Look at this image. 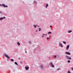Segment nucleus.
I'll return each instance as SVG.
<instances>
[{
  "label": "nucleus",
  "instance_id": "13",
  "mask_svg": "<svg viewBox=\"0 0 73 73\" xmlns=\"http://www.w3.org/2000/svg\"><path fill=\"white\" fill-rule=\"evenodd\" d=\"M15 65H18V64H17V63L16 62H15Z\"/></svg>",
  "mask_w": 73,
  "mask_h": 73
},
{
  "label": "nucleus",
  "instance_id": "26",
  "mask_svg": "<svg viewBox=\"0 0 73 73\" xmlns=\"http://www.w3.org/2000/svg\"><path fill=\"white\" fill-rule=\"evenodd\" d=\"M5 7H8V6L6 5V6H5Z\"/></svg>",
  "mask_w": 73,
  "mask_h": 73
},
{
  "label": "nucleus",
  "instance_id": "14",
  "mask_svg": "<svg viewBox=\"0 0 73 73\" xmlns=\"http://www.w3.org/2000/svg\"><path fill=\"white\" fill-rule=\"evenodd\" d=\"M3 19H4V18H3V17L1 18H0V20H3Z\"/></svg>",
  "mask_w": 73,
  "mask_h": 73
},
{
  "label": "nucleus",
  "instance_id": "7",
  "mask_svg": "<svg viewBox=\"0 0 73 73\" xmlns=\"http://www.w3.org/2000/svg\"><path fill=\"white\" fill-rule=\"evenodd\" d=\"M40 67L42 69H43L44 68V67L43 66V65H40Z\"/></svg>",
  "mask_w": 73,
  "mask_h": 73
},
{
  "label": "nucleus",
  "instance_id": "34",
  "mask_svg": "<svg viewBox=\"0 0 73 73\" xmlns=\"http://www.w3.org/2000/svg\"><path fill=\"white\" fill-rule=\"evenodd\" d=\"M2 13V12L1 11H0V13Z\"/></svg>",
  "mask_w": 73,
  "mask_h": 73
},
{
  "label": "nucleus",
  "instance_id": "4",
  "mask_svg": "<svg viewBox=\"0 0 73 73\" xmlns=\"http://www.w3.org/2000/svg\"><path fill=\"white\" fill-rule=\"evenodd\" d=\"M25 68L26 70H28V69H29V67L26 66L25 67Z\"/></svg>",
  "mask_w": 73,
  "mask_h": 73
},
{
  "label": "nucleus",
  "instance_id": "20",
  "mask_svg": "<svg viewBox=\"0 0 73 73\" xmlns=\"http://www.w3.org/2000/svg\"><path fill=\"white\" fill-rule=\"evenodd\" d=\"M68 63H69V62H70V60H68Z\"/></svg>",
  "mask_w": 73,
  "mask_h": 73
},
{
  "label": "nucleus",
  "instance_id": "18",
  "mask_svg": "<svg viewBox=\"0 0 73 73\" xmlns=\"http://www.w3.org/2000/svg\"><path fill=\"white\" fill-rule=\"evenodd\" d=\"M63 42L64 44H66V42L65 41H63Z\"/></svg>",
  "mask_w": 73,
  "mask_h": 73
},
{
  "label": "nucleus",
  "instance_id": "28",
  "mask_svg": "<svg viewBox=\"0 0 73 73\" xmlns=\"http://www.w3.org/2000/svg\"><path fill=\"white\" fill-rule=\"evenodd\" d=\"M54 57H55V58H56V55H55L54 56Z\"/></svg>",
  "mask_w": 73,
  "mask_h": 73
},
{
  "label": "nucleus",
  "instance_id": "33",
  "mask_svg": "<svg viewBox=\"0 0 73 73\" xmlns=\"http://www.w3.org/2000/svg\"><path fill=\"white\" fill-rule=\"evenodd\" d=\"M25 53H27V51H26L25 52Z\"/></svg>",
  "mask_w": 73,
  "mask_h": 73
},
{
  "label": "nucleus",
  "instance_id": "30",
  "mask_svg": "<svg viewBox=\"0 0 73 73\" xmlns=\"http://www.w3.org/2000/svg\"><path fill=\"white\" fill-rule=\"evenodd\" d=\"M43 36H45V34H43Z\"/></svg>",
  "mask_w": 73,
  "mask_h": 73
},
{
  "label": "nucleus",
  "instance_id": "23",
  "mask_svg": "<svg viewBox=\"0 0 73 73\" xmlns=\"http://www.w3.org/2000/svg\"><path fill=\"white\" fill-rule=\"evenodd\" d=\"M39 31H41V29L39 28Z\"/></svg>",
  "mask_w": 73,
  "mask_h": 73
},
{
  "label": "nucleus",
  "instance_id": "1",
  "mask_svg": "<svg viewBox=\"0 0 73 73\" xmlns=\"http://www.w3.org/2000/svg\"><path fill=\"white\" fill-rule=\"evenodd\" d=\"M66 58H67V59H68V60H72V58H70V57L68 55H66Z\"/></svg>",
  "mask_w": 73,
  "mask_h": 73
},
{
  "label": "nucleus",
  "instance_id": "32",
  "mask_svg": "<svg viewBox=\"0 0 73 73\" xmlns=\"http://www.w3.org/2000/svg\"><path fill=\"white\" fill-rule=\"evenodd\" d=\"M3 18H4V19H5V17H3Z\"/></svg>",
  "mask_w": 73,
  "mask_h": 73
},
{
  "label": "nucleus",
  "instance_id": "39",
  "mask_svg": "<svg viewBox=\"0 0 73 73\" xmlns=\"http://www.w3.org/2000/svg\"><path fill=\"white\" fill-rule=\"evenodd\" d=\"M37 31H36V32H37Z\"/></svg>",
  "mask_w": 73,
  "mask_h": 73
},
{
  "label": "nucleus",
  "instance_id": "15",
  "mask_svg": "<svg viewBox=\"0 0 73 73\" xmlns=\"http://www.w3.org/2000/svg\"><path fill=\"white\" fill-rule=\"evenodd\" d=\"M72 32V31H68V33H71V32Z\"/></svg>",
  "mask_w": 73,
  "mask_h": 73
},
{
  "label": "nucleus",
  "instance_id": "24",
  "mask_svg": "<svg viewBox=\"0 0 73 73\" xmlns=\"http://www.w3.org/2000/svg\"><path fill=\"white\" fill-rule=\"evenodd\" d=\"M47 40H48L49 39V38L48 37L47 38Z\"/></svg>",
  "mask_w": 73,
  "mask_h": 73
},
{
  "label": "nucleus",
  "instance_id": "29",
  "mask_svg": "<svg viewBox=\"0 0 73 73\" xmlns=\"http://www.w3.org/2000/svg\"><path fill=\"white\" fill-rule=\"evenodd\" d=\"M71 70H73V68H72Z\"/></svg>",
  "mask_w": 73,
  "mask_h": 73
},
{
  "label": "nucleus",
  "instance_id": "5",
  "mask_svg": "<svg viewBox=\"0 0 73 73\" xmlns=\"http://www.w3.org/2000/svg\"><path fill=\"white\" fill-rule=\"evenodd\" d=\"M65 53H66V54H67L70 55V53H69V52H66Z\"/></svg>",
  "mask_w": 73,
  "mask_h": 73
},
{
  "label": "nucleus",
  "instance_id": "31",
  "mask_svg": "<svg viewBox=\"0 0 73 73\" xmlns=\"http://www.w3.org/2000/svg\"><path fill=\"white\" fill-rule=\"evenodd\" d=\"M50 27H51V28H52V26H50Z\"/></svg>",
  "mask_w": 73,
  "mask_h": 73
},
{
  "label": "nucleus",
  "instance_id": "38",
  "mask_svg": "<svg viewBox=\"0 0 73 73\" xmlns=\"http://www.w3.org/2000/svg\"><path fill=\"white\" fill-rule=\"evenodd\" d=\"M0 6H1V4H0Z\"/></svg>",
  "mask_w": 73,
  "mask_h": 73
},
{
  "label": "nucleus",
  "instance_id": "21",
  "mask_svg": "<svg viewBox=\"0 0 73 73\" xmlns=\"http://www.w3.org/2000/svg\"><path fill=\"white\" fill-rule=\"evenodd\" d=\"M36 27H37V26H36V25H34V27H35V28H36Z\"/></svg>",
  "mask_w": 73,
  "mask_h": 73
},
{
  "label": "nucleus",
  "instance_id": "25",
  "mask_svg": "<svg viewBox=\"0 0 73 73\" xmlns=\"http://www.w3.org/2000/svg\"><path fill=\"white\" fill-rule=\"evenodd\" d=\"M60 68H58V69H57V70H60Z\"/></svg>",
  "mask_w": 73,
  "mask_h": 73
},
{
  "label": "nucleus",
  "instance_id": "16",
  "mask_svg": "<svg viewBox=\"0 0 73 73\" xmlns=\"http://www.w3.org/2000/svg\"><path fill=\"white\" fill-rule=\"evenodd\" d=\"M10 60H11V61H12V62L14 61V60H13V59H10Z\"/></svg>",
  "mask_w": 73,
  "mask_h": 73
},
{
  "label": "nucleus",
  "instance_id": "36",
  "mask_svg": "<svg viewBox=\"0 0 73 73\" xmlns=\"http://www.w3.org/2000/svg\"><path fill=\"white\" fill-rule=\"evenodd\" d=\"M37 26H38V27H39V26H38V25H37Z\"/></svg>",
  "mask_w": 73,
  "mask_h": 73
},
{
  "label": "nucleus",
  "instance_id": "3",
  "mask_svg": "<svg viewBox=\"0 0 73 73\" xmlns=\"http://www.w3.org/2000/svg\"><path fill=\"white\" fill-rule=\"evenodd\" d=\"M5 56L6 57H7V58H8V59L10 58V57H9V56H8L7 55L5 54Z\"/></svg>",
  "mask_w": 73,
  "mask_h": 73
},
{
  "label": "nucleus",
  "instance_id": "11",
  "mask_svg": "<svg viewBox=\"0 0 73 73\" xmlns=\"http://www.w3.org/2000/svg\"><path fill=\"white\" fill-rule=\"evenodd\" d=\"M1 6H3V7H5V5L3 4L1 5Z\"/></svg>",
  "mask_w": 73,
  "mask_h": 73
},
{
  "label": "nucleus",
  "instance_id": "6",
  "mask_svg": "<svg viewBox=\"0 0 73 73\" xmlns=\"http://www.w3.org/2000/svg\"><path fill=\"white\" fill-rule=\"evenodd\" d=\"M69 45H68L66 47V49L67 50H68V49H69Z\"/></svg>",
  "mask_w": 73,
  "mask_h": 73
},
{
  "label": "nucleus",
  "instance_id": "37",
  "mask_svg": "<svg viewBox=\"0 0 73 73\" xmlns=\"http://www.w3.org/2000/svg\"><path fill=\"white\" fill-rule=\"evenodd\" d=\"M19 60H20V58H19Z\"/></svg>",
  "mask_w": 73,
  "mask_h": 73
},
{
  "label": "nucleus",
  "instance_id": "22",
  "mask_svg": "<svg viewBox=\"0 0 73 73\" xmlns=\"http://www.w3.org/2000/svg\"><path fill=\"white\" fill-rule=\"evenodd\" d=\"M29 44H31V41H29Z\"/></svg>",
  "mask_w": 73,
  "mask_h": 73
},
{
  "label": "nucleus",
  "instance_id": "27",
  "mask_svg": "<svg viewBox=\"0 0 73 73\" xmlns=\"http://www.w3.org/2000/svg\"><path fill=\"white\" fill-rule=\"evenodd\" d=\"M44 35H42V37H44Z\"/></svg>",
  "mask_w": 73,
  "mask_h": 73
},
{
  "label": "nucleus",
  "instance_id": "19",
  "mask_svg": "<svg viewBox=\"0 0 73 73\" xmlns=\"http://www.w3.org/2000/svg\"><path fill=\"white\" fill-rule=\"evenodd\" d=\"M68 73H71L70 72V71L68 70Z\"/></svg>",
  "mask_w": 73,
  "mask_h": 73
},
{
  "label": "nucleus",
  "instance_id": "9",
  "mask_svg": "<svg viewBox=\"0 0 73 73\" xmlns=\"http://www.w3.org/2000/svg\"><path fill=\"white\" fill-rule=\"evenodd\" d=\"M48 7V4H46V8H47V7Z\"/></svg>",
  "mask_w": 73,
  "mask_h": 73
},
{
  "label": "nucleus",
  "instance_id": "17",
  "mask_svg": "<svg viewBox=\"0 0 73 73\" xmlns=\"http://www.w3.org/2000/svg\"><path fill=\"white\" fill-rule=\"evenodd\" d=\"M50 34H52V33L50 32H49L48 33V34H50Z\"/></svg>",
  "mask_w": 73,
  "mask_h": 73
},
{
  "label": "nucleus",
  "instance_id": "35",
  "mask_svg": "<svg viewBox=\"0 0 73 73\" xmlns=\"http://www.w3.org/2000/svg\"><path fill=\"white\" fill-rule=\"evenodd\" d=\"M45 36H47V35H46H46H45Z\"/></svg>",
  "mask_w": 73,
  "mask_h": 73
},
{
  "label": "nucleus",
  "instance_id": "2",
  "mask_svg": "<svg viewBox=\"0 0 73 73\" xmlns=\"http://www.w3.org/2000/svg\"><path fill=\"white\" fill-rule=\"evenodd\" d=\"M50 65L51 66H52V67H53V68H54V66L53 65V63H52V62H50Z\"/></svg>",
  "mask_w": 73,
  "mask_h": 73
},
{
  "label": "nucleus",
  "instance_id": "8",
  "mask_svg": "<svg viewBox=\"0 0 73 73\" xmlns=\"http://www.w3.org/2000/svg\"><path fill=\"white\" fill-rule=\"evenodd\" d=\"M34 4H35V5H36V4H37V2H36V1H35L34 2Z\"/></svg>",
  "mask_w": 73,
  "mask_h": 73
},
{
  "label": "nucleus",
  "instance_id": "12",
  "mask_svg": "<svg viewBox=\"0 0 73 73\" xmlns=\"http://www.w3.org/2000/svg\"><path fill=\"white\" fill-rule=\"evenodd\" d=\"M17 44L18 45H20V43L19 42H17Z\"/></svg>",
  "mask_w": 73,
  "mask_h": 73
},
{
  "label": "nucleus",
  "instance_id": "10",
  "mask_svg": "<svg viewBox=\"0 0 73 73\" xmlns=\"http://www.w3.org/2000/svg\"><path fill=\"white\" fill-rule=\"evenodd\" d=\"M59 45H60V46H62V47H63V46H62V44L61 43H59Z\"/></svg>",
  "mask_w": 73,
  "mask_h": 73
}]
</instances>
